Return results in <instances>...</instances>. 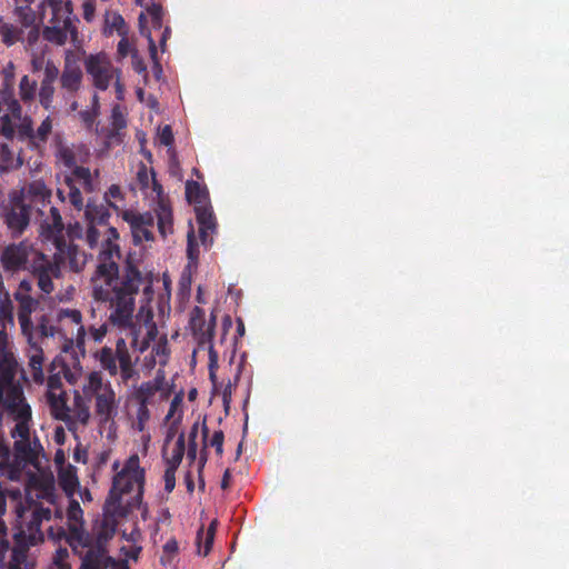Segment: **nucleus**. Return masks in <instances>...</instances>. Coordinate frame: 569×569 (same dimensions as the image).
Segmentation results:
<instances>
[{
    "mask_svg": "<svg viewBox=\"0 0 569 569\" xmlns=\"http://www.w3.org/2000/svg\"><path fill=\"white\" fill-rule=\"evenodd\" d=\"M102 228L106 238L90 279L91 296L97 302L106 305L112 325L132 328L137 299L146 303L154 296V276L143 267L136 253L129 252L119 264L120 248L113 242L119 238L118 230L108 223Z\"/></svg>",
    "mask_w": 569,
    "mask_h": 569,
    "instance_id": "f257e3e1",
    "label": "nucleus"
},
{
    "mask_svg": "<svg viewBox=\"0 0 569 569\" xmlns=\"http://www.w3.org/2000/svg\"><path fill=\"white\" fill-rule=\"evenodd\" d=\"M26 371L14 353L8 349L6 336L0 337V408L16 425L10 430L14 440L8 457L0 461V472L10 480H19L26 468L40 470L46 458L37 435L31 436L32 410L24 396Z\"/></svg>",
    "mask_w": 569,
    "mask_h": 569,
    "instance_id": "f03ea898",
    "label": "nucleus"
},
{
    "mask_svg": "<svg viewBox=\"0 0 569 569\" xmlns=\"http://www.w3.org/2000/svg\"><path fill=\"white\" fill-rule=\"evenodd\" d=\"M144 483L146 470L140 466L138 453H133L113 476L103 509L111 516L127 517L141 505Z\"/></svg>",
    "mask_w": 569,
    "mask_h": 569,
    "instance_id": "7ed1b4c3",
    "label": "nucleus"
},
{
    "mask_svg": "<svg viewBox=\"0 0 569 569\" xmlns=\"http://www.w3.org/2000/svg\"><path fill=\"white\" fill-rule=\"evenodd\" d=\"M32 289V281L22 279L13 292V299L18 303L17 317L21 332L30 345H34L32 340L36 336L41 338L54 336V327L50 325L46 313L36 316V320H32V313L37 312L40 306V299L31 296Z\"/></svg>",
    "mask_w": 569,
    "mask_h": 569,
    "instance_id": "20e7f679",
    "label": "nucleus"
},
{
    "mask_svg": "<svg viewBox=\"0 0 569 569\" xmlns=\"http://www.w3.org/2000/svg\"><path fill=\"white\" fill-rule=\"evenodd\" d=\"M117 518L119 516H111L104 510V518L94 529L91 545L82 557V562L79 569H108L114 563V558L108 555L107 543L113 538L117 529Z\"/></svg>",
    "mask_w": 569,
    "mask_h": 569,
    "instance_id": "39448f33",
    "label": "nucleus"
},
{
    "mask_svg": "<svg viewBox=\"0 0 569 569\" xmlns=\"http://www.w3.org/2000/svg\"><path fill=\"white\" fill-rule=\"evenodd\" d=\"M31 213L32 207L26 202L22 190H12L8 197L0 194V221L11 238H19L26 232Z\"/></svg>",
    "mask_w": 569,
    "mask_h": 569,
    "instance_id": "423d86ee",
    "label": "nucleus"
},
{
    "mask_svg": "<svg viewBox=\"0 0 569 569\" xmlns=\"http://www.w3.org/2000/svg\"><path fill=\"white\" fill-rule=\"evenodd\" d=\"M96 358L103 370L111 377L119 375L124 385L139 379L136 362L132 361L127 342L122 338L117 340L114 349L108 346L102 347L96 352Z\"/></svg>",
    "mask_w": 569,
    "mask_h": 569,
    "instance_id": "0eeeda50",
    "label": "nucleus"
},
{
    "mask_svg": "<svg viewBox=\"0 0 569 569\" xmlns=\"http://www.w3.org/2000/svg\"><path fill=\"white\" fill-rule=\"evenodd\" d=\"M51 18L49 24L42 29V37L46 41L56 46H64L70 36L72 41L77 40L78 30L74 26V21H79L73 16V6L71 7H58L51 9Z\"/></svg>",
    "mask_w": 569,
    "mask_h": 569,
    "instance_id": "6e6552de",
    "label": "nucleus"
},
{
    "mask_svg": "<svg viewBox=\"0 0 569 569\" xmlns=\"http://www.w3.org/2000/svg\"><path fill=\"white\" fill-rule=\"evenodd\" d=\"M26 271L37 280V286L44 296L54 291L53 279L61 277L57 254L49 257L39 249L36 250Z\"/></svg>",
    "mask_w": 569,
    "mask_h": 569,
    "instance_id": "1a4fd4ad",
    "label": "nucleus"
},
{
    "mask_svg": "<svg viewBox=\"0 0 569 569\" xmlns=\"http://www.w3.org/2000/svg\"><path fill=\"white\" fill-rule=\"evenodd\" d=\"M37 248L27 240L12 242L0 252V262L6 272L11 274L26 271Z\"/></svg>",
    "mask_w": 569,
    "mask_h": 569,
    "instance_id": "9d476101",
    "label": "nucleus"
},
{
    "mask_svg": "<svg viewBox=\"0 0 569 569\" xmlns=\"http://www.w3.org/2000/svg\"><path fill=\"white\" fill-rule=\"evenodd\" d=\"M68 533L66 540L76 553L82 552V549L91 545L92 537L83 529L82 515L83 511L77 500L69 503L68 510Z\"/></svg>",
    "mask_w": 569,
    "mask_h": 569,
    "instance_id": "9b49d317",
    "label": "nucleus"
},
{
    "mask_svg": "<svg viewBox=\"0 0 569 569\" xmlns=\"http://www.w3.org/2000/svg\"><path fill=\"white\" fill-rule=\"evenodd\" d=\"M64 182L68 201L76 210L81 211L83 209V198L80 188L88 193L96 190L90 170L84 167H76L71 176L66 177Z\"/></svg>",
    "mask_w": 569,
    "mask_h": 569,
    "instance_id": "f8f14e48",
    "label": "nucleus"
},
{
    "mask_svg": "<svg viewBox=\"0 0 569 569\" xmlns=\"http://www.w3.org/2000/svg\"><path fill=\"white\" fill-rule=\"evenodd\" d=\"M121 217L129 223L136 244L153 239L154 216L151 212L141 213L134 210H123Z\"/></svg>",
    "mask_w": 569,
    "mask_h": 569,
    "instance_id": "ddd939ff",
    "label": "nucleus"
},
{
    "mask_svg": "<svg viewBox=\"0 0 569 569\" xmlns=\"http://www.w3.org/2000/svg\"><path fill=\"white\" fill-rule=\"evenodd\" d=\"M40 236L51 241L56 250H60V246L67 240L64 238V223L60 211L56 207H50L49 214L40 223Z\"/></svg>",
    "mask_w": 569,
    "mask_h": 569,
    "instance_id": "4468645a",
    "label": "nucleus"
},
{
    "mask_svg": "<svg viewBox=\"0 0 569 569\" xmlns=\"http://www.w3.org/2000/svg\"><path fill=\"white\" fill-rule=\"evenodd\" d=\"M86 70L92 77L93 84L99 90H107L118 71V69H113L108 60L99 56H90L86 60Z\"/></svg>",
    "mask_w": 569,
    "mask_h": 569,
    "instance_id": "2eb2a0df",
    "label": "nucleus"
},
{
    "mask_svg": "<svg viewBox=\"0 0 569 569\" xmlns=\"http://www.w3.org/2000/svg\"><path fill=\"white\" fill-rule=\"evenodd\" d=\"M152 300H153V298L150 301L142 303V301H140V299L138 298L136 301V305L140 303V309H139L140 315H144V313L147 315V319L143 325L146 333L141 339L139 338V336L141 333L142 327H140L138 330L132 329L133 338L131 341V346L133 349L138 350L140 353L144 352L149 348L150 341H153L158 335L157 326L152 321V317H153L152 310L149 307V305Z\"/></svg>",
    "mask_w": 569,
    "mask_h": 569,
    "instance_id": "dca6fc26",
    "label": "nucleus"
},
{
    "mask_svg": "<svg viewBox=\"0 0 569 569\" xmlns=\"http://www.w3.org/2000/svg\"><path fill=\"white\" fill-rule=\"evenodd\" d=\"M189 326L200 345L211 342L216 327V319L213 316L210 321H207L204 310L200 307H194L190 313Z\"/></svg>",
    "mask_w": 569,
    "mask_h": 569,
    "instance_id": "f3484780",
    "label": "nucleus"
},
{
    "mask_svg": "<svg viewBox=\"0 0 569 569\" xmlns=\"http://www.w3.org/2000/svg\"><path fill=\"white\" fill-rule=\"evenodd\" d=\"M196 219L199 224V237L201 243L208 247L212 243V234L217 230V221L212 208L208 206H198L194 208Z\"/></svg>",
    "mask_w": 569,
    "mask_h": 569,
    "instance_id": "a211bd4d",
    "label": "nucleus"
},
{
    "mask_svg": "<svg viewBox=\"0 0 569 569\" xmlns=\"http://www.w3.org/2000/svg\"><path fill=\"white\" fill-rule=\"evenodd\" d=\"M7 106L10 114H3L0 117V134L7 140L12 141L16 137V124L13 120L23 118L22 108L20 102L14 98H4L1 100Z\"/></svg>",
    "mask_w": 569,
    "mask_h": 569,
    "instance_id": "6ab92c4d",
    "label": "nucleus"
},
{
    "mask_svg": "<svg viewBox=\"0 0 569 569\" xmlns=\"http://www.w3.org/2000/svg\"><path fill=\"white\" fill-rule=\"evenodd\" d=\"M59 266L68 263L69 269L73 272H80L87 263V254L81 251L74 243H68L67 240L60 250H56Z\"/></svg>",
    "mask_w": 569,
    "mask_h": 569,
    "instance_id": "aec40b11",
    "label": "nucleus"
},
{
    "mask_svg": "<svg viewBox=\"0 0 569 569\" xmlns=\"http://www.w3.org/2000/svg\"><path fill=\"white\" fill-rule=\"evenodd\" d=\"M96 399V413L102 422H108L117 415L116 392L108 387L103 392L93 397Z\"/></svg>",
    "mask_w": 569,
    "mask_h": 569,
    "instance_id": "412c9836",
    "label": "nucleus"
},
{
    "mask_svg": "<svg viewBox=\"0 0 569 569\" xmlns=\"http://www.w3.org/2000/svg\"><path fill=\"white\" fill-rule=\"evenodd\" d=\"M47 402L50 408L52 417L57 420H61L66 423L72 422L70 415V408L68 406V397L66 391H51L46 393Z\"/></svg>",
    "mask_w": 569,
    "mask_h": 569,
    "instance_id": "4be33fe9",
    "label": "nucleus"
},
{
    "mask_svg": "<svg viewBox=\"0 0 569 569\" xmlns=\"http://www.w3.org/2000/svg\"><path fill=\"white\" fill-rule=\"evenodd\" d=\"M41 521L33 513L31 515V519L27 525L26 530H21L19 533L14 536V540L21 541V543L26 545V556L27 558H32L29 553V549L32 546H37L39 542L43 541V533L41 531Z\"/></svg>",
    "mask_w": 569,
    "mask_h": 569,
    "instance_id": "5701e85b",
    "label": "nucleus"
},
{
    "mask_svg": "<svg viewBox=\"0 0 569 569\" xmlns=\"http://www.w3.org/2000/svg\"><path fill=\"white\" fill-rule=\"evenodd\" d=\"M137 182L139 184L140 190H142L146 194H150L160 199L162 198V186L156 179V172L153 169H148L144 163H140L137 171Z\"/></svg>",
    "mask_w": 569,
    "mask_h": 569,
    "instance_id": "b1692460",
    "label": "nucleus"
},
{
    "mask_svg": "<svg viewBox=\"0 0 569 569\" xmlns=\"http://www.w3.org/2000/svg\"><path fill=\"white\" fill-rule=\"evenodd\" d=\"M82 82V71L76 63L67 62L60 76V84L68 93H76Z\"/></svg>",
    "mask_w": 569,
    "mask_h": 569,
    "instance_id": "393cba45",
    "label": "nucleus"
},
{
    "mask_svg": "<svg viewBox=\"0 0 569 569\" xmlns=\"http://www.w3.org/2000/svg\"><path fill=\"white\" fill-rule=\"evenodd\" d=\"M156 216L158 220V230L160 234L164 238L167 234L173 232V218L172 210L169 203L163 199H158Z\"/></svg>",
    "mask_w": 569,
    "mask_h": 569,
    "instance_id": "a878e982",
    "label": "nucleus"
},
{
    "mask_svg": "<svg viewBox=\"0 0 569 569\" xmlns=\"http://www.w3.org/2000/svg\"><path fill=\"white\" fill-rule=\"evenodd\" d=\"M162 388L161 379H153L142 382L133 392L132 397L138 405H150L153 397Z\"/></svg>",
    "mask_w": 569,
    "mask_h": 569,
    "instance_id": "bb28decb",
    "label": "nucleus"
},
{
    "mask_svg": "<svg viewBox=\"0 0 569 569\" xmlns=\"http://www.w3.org/2000/svg\"><path fill=\"white\" fill-rule=\"evenodd\" d=\"M84 216L88 223L106 227L110 218V212L109 208L103 203L98 204L94 201L89 200L86 206Z\"/></svg>",
    "mask_w": 569,
    "mask_h": 569,
    "instance_id": "cd10ccee",
    "label": "nucleus"
},
{
    "mask_svg": "<svg viewBox=\"0 0 569 569\" xmlns=\"http://www.w3.org/2000/svg\"><path fill=\"white\" fill-rule=\"evenodd\" d=\"M217 520H212L209 525V527L204 530L203 527H201L196 537V545L198 555L201 556H208L214 540L216 530H217Z\"/></svg>",
    "mask_w": 569,
    "mask_h": 569,
    "instance_id": "c85d7f7f",
    "label": "nucleus"
},
{
    "mask_svg": "<svg viewBox=\"0 0 569 569\" xmlns=\"http://www.w3.org/2000/svg\"><path fill=\"white\" fill-rule=\"evenodd\" d=\"M108 387H111V385L109 382H103L101 372L92 371L86 377L82 385V392L87 399H91L103 392Z\"/></svg>",
    "mask_w": 569,
    "mask_h": 569,
    "instance_id": "c756f323",
    "label": "nucleus"
},
{
    "mask_svg": "<svg viewBox=\"0 0 569 569\" xmlns=\"http://www.w3.org/2000/svg\"><path fill=\"white\" fill-rule=\"evenodd\" d=\"M113 32H117L119 36H128L129 28L119 12L107 11L104 14L103 34L109 37Z\"/></svg>",
    "mask_w": 569,
    "mask_h": 569,
    "instance_id": "7c9ffc66",
    "label": "nucleus"
},
{
    "mask_svg": "<svg viewBox=\"0 0 569 569\" xmlns=\"http://www.w3.org/2000/svg\"><path fill=\"white\" fill-rule=\"evenodd\" d=\"M0 98L14 97V83H16V67L12 61H9L0 72Z\"/></svg>",
    "mask_w": 569,
    "mask_h": 569,
    "instance_id": "2f4dec72",
    "label": "nucleus"
},
{
    "mask_svg": "<svg viewBox=\"0 0 569 569\" xmlns=\"http://www.w3.org/2000/svg\"><path fill=\"white\" fill-rule=\"evenodd\" d=\"M59 319H69L72 323L78 325V331H77V338L76 343L77 348L81 351V353H84V341L87 332L84 330V327L81 325L82 315L77 309H61L59 311Z\"/></svg>",
    "mask_w": 569,
    "mask_h": 569,
    "instance_id": "473e14b6",
    "label": "nucleus"
},
{
    "mask_svg": "<svg viewBox=\"0 0 569 569\" xmlns=\"http://www.w3.org/2000/svg\"><path fill=\"white\" fill-rule=\"evenodd\" d=\"M186 198L189 203L194 204V208L209 204V192L207 188L193 180L186 182Z\"/></svg>",
    "mask_w": 569,
    "mask_h": 569,
    "instance_id": "72a5a7b5",
    "label": "nucleus"
},
{
    "mask_svg": "<svg viewBox=\"0 0 569 569\" xmlns=\"http://www.w3.org/2000/svg\"><path fill=\"white\" fill-rule=\"evenodd\" d=\"M14 308H13V302H12V299L11 298H4V299H0V323L2 326V330L0 331V337L1 336H6V340H8V336L7 333L4 332V330L9 327V328H12L14 327V312H13ZM8 343V349L10 352L13 353V351L11 350L10 346H9V341H7Z\"/></svg>",
    "mask_w": 569,
    "mask_h": 569,
    "instance_id": "f704fd0d",
    "label": "nucleus"
},
{
    "mask_svg": "<svg viewBox=\"0 0 569 569\" xmlns=\"http://www.w3.org/2000/svg\"><path fill=\"white\" fill-rule=\"evenodd\" d=\"M32 353L29 357V367L32 380L36 383H42L44 381V373L42 370L43 365V351L36 345H31Z\"/></svg>",
    "mask_w": 569,
    "mask_h": 569,
    "instance_id": "c9c22d12",
    "label": "nucleus"
},
{
    "mask_svg": "<svg viewBox=\"0 0 569 569\" xmlns=\"http://www.w3.org/2000/svg\"><path fill=\"white\" fill-rule=\"evenodd\" d=\"M0 37H1V41L7 47H12L17 42L22 41L23 28L14 26L12 23L1 22L0 23Z\"/></svg>",
    "mask_w": 569,
    "mask_h": 569,
    "instance_id": "e433bc0d",
    "label": "nucleus"
},
{
    "mask_svg": "<svg viewBox=\"0 0 569 569\" xmlns=\"http://www.w3.org/2000/svg\"><path fill=\"white\" fill-rule=\"evenodd\" d=\"M32 3H14L13 14L17 17L22 28H30L36 22V12L31 8Z\"/></svg>",
    "mask_w": 569,
    "mask_h": 569,
    "instance_id": "4c0bfd02",
    "label": "nucleus"
},
{
    "mask_svg": "<svg viewBox=\"0 0 569 569\" xmlns=\"http://www.w3.org/2000/svg\"><path fill=\"white\" fill-rule=\"evenodd\" d=\"M58 479L64 490H73L79 485L77 469L69 463L58 470Z\"/></svg>",
    "mask_w": 569,
    "mask_h": 569,
    "instance_id": "58836bf2",
    "label": "nucleus"
},
{
    "mask_svg": "<svg viewBox=\"0 0 569 569\" xmlns=\"http://www.w3.org/2000/svg\"><path fill=\"white\" fill-rule=\"evenodd\" d=\"M184 451H186L184 435L181 433L174 443V447L172 449L170 457H168L166 459L167 467L178 469V467L180 466V463L182 461Z\"/></svg>",
    "mask_w": 569,
    "mask_h": 569,
    "instance_id": "ea45409f",
    "label": "nucleus"
},
{
    "mask_svg": "<svg viewBox=\"0 0 569 569\" xmlns=\"http://www.w3.org/2000/svg\"><path fill=\"white\" fill-rule=\"evenodd\" d=\"M19 123L16 126V134L19 140H29V142H33L34 140V129L33 121L29 116H24L21 119L17 120Z\"/></svg>",
    "mask_w": 569,
    "mask_h": 569,
    "instance_id": "a19ab883",
    "label": "nucleus"
},
{
    "mask_svg": "<svg viewBox=\"0 0 569 569\" xmlns=\"http://www.w3.org/2000/svg\"><path fill=\"white\" fill-rule=\"evenodd\" d=\"M201 432H202V438L204 441V447H207L208 446L207 438L209 435V429L204 422L202 425ZM223 441H224V435H223L222 430L214 431L209 441V446H211L216 449V453L219 457H221L223 455Z\"/></svg>",
    "mask_w": 569,
    "mask_h": 569,
    "instance_id": "79ce46f5",
    "label": "nucleus"
},
{
    "mask_svg": "<svg viewBox=\"0 0 569 569\" xmlns=\"http://www.w3.org/2000/svg\"><path fill=\"white\" fill-rule=\"evenodd\" d=\"M37 91V82L28 76H23L19 83V94L23 102H30L34 99Z\"/></svg>",
    "mask_w": 569,
    "mask_h": 569,
    "instance_id": "37998d69",
    "label": "nucleus"
},
{
    "mask_svg": "<svg viewBox=\"0 0 569 569\" xmlns=\"http://www.w3.org/2000/svg\"><path fill=\"white\" fill-rule=\"evenodd\" d=\"M99 113V102L97 94L92 98V108L89 110H82L79 112V118L86 128L91 129L96 122V119Z\"/></svg>",
    "mask_w": 569,
    "mask_h": 569,
    "instance_id": "c03bdc74",
    "label": "nucleus"
},
{
    "mask_svg": "<svg viewBox=\"0 0 569 569\" xmlns=\"http://www.w3.org/2000/svg\"><path fill=\"white\" fill-rule=\"evenodd\" d=\"M54 83L41 82L39 89V102L46 109L49 110L52 107L54 96Z\"/></svg>",
    "mask_w": 569,
    "mask_h": 569,
    "instance_id": "a18cd8bd",
    "label": "nucleus"
},
{
    "mask_svg": "<svg viewBox=\"0 0 569 569\" xmlns=\"http://www.w3.org/2000/svg\"><path fill=\"white\" fill-rule=\"evenodd\" d=\"M73 412L76 416V419L80 421L81 423L86 425L90 418V412L88 406L84 403L83 398L80 396L78 391H76L74 395V401H73Z\"/></svg>",
    "mask_w": 569,
    "mask_h": 569,
    "instance_id": "49530a36",
    "label": "nucleus"
},
{
    "mask_svg": "<svg viewBox=\"0 0 569 569\" xmlns=\"http://www.w3.org/2000/svg\"><path fill=\"white\" fill-rule=\"evenodd\" d=\"M111 126H112V133L109 136L118 134L120 130L124 129L127 126V120L123 116V113L120 110L119 106H116L112 109L111 112Z\"/></svg>",
    "mask_w": 569,
    "mask_h": 569,
    "instance_id": "de8ad7c7",
    "label": "nucleus"
},
{
    "mask_svg": "<svg viewBox=\"0 0 569 569\" xmlns=\"http://www.w3.org/2000/svg\"><path fill=\"white\" fill-rule=\"evenodd\" d=\"M28 192L41 201H46L47 199L49 200L51 197V190L40 181L32 182L28 188Z\"/></svg>",
    "mask_w": 569,
    "mask_h": 569,
    "instance_id": "09e8293b",
    "label": "nucleus"
},
{
    "mask_svg": "<svg viewBox=\"0 0 569 569\" xmlns=\"http://www.w3.org/2000/svg\"><path fill=\"white\" fill-rule=\"evenodd\" d=\"M69 551L67 548L59 547L53 555L52 562L57 569H71V566L68 561Z\"/></svg>",
    "mask_w": 569,
    "mask_h": 569,
    "instance_id": "8fccbe9b",
    "label": "nucleus"
},
{
    "mask_svg": "<svg viewBox=\"0 0 569 569\" xmlns=\"http://www.w3.org/2000/svg\"><path fill=\"white\" fill-rule=\"evenodd\" d=\"M52 119L50 116L46 117L40 126L34 130V139L42 142L47 141L52 131Z\"/></svg>",
    "mask_w": 569,
    "mask_h": 569,
    "instance_id": "3c124183",
    "label": "nucleus"
},
{
    "mask_svg": "<svg viewBox=\"0 0 569 569\" xmlns=\"http://www.w3.org/2000/svg\"><path fill=\"white\" fill-rule=\"evenodd\" d=\"M58 156L66 167L73 169L78 167L76 157L67 144H59Z\"/></svg>",
    "mask_w": 569,
    "mask_h": 569,
    "instance_id": "603ef678",
    "label": "nucleus"
},
{
    "mask_svg": "<svg viewBox=\"0 0 569 569\" xmlns=\"http://www.w3.org/2000/svg\"><path fill=\"white\" fill-rule=\"evenodd\" d=\"M187 257L189 259V266L197 263L199 257V248L198 243L196 242L193 231L188 233Z\"/></svg>",
    "mask_w": 569,
    "mask_h": 569,
    "instance_id": "864d4df0",
    "label": "nucleus"
},
{
    "mask_svg": "<svg viewBox=\"0 0 569 569\" xmlns=\"http://www.w3.org/2000/svg\"><path fill=\"white\" fill-rule=\"evenodd\" d=\"M102 229L103 228L97 224L88 223V229L86 232V242L89 244L90 248H94L98 244L99 238L103 233Z\"/></svg>",
    "mask_w": 569,
    "mask_h": 569,
    "instance_id": "5fc2aeb1",
    "label": "nucleus"
},
{
    "mask_svg": "<svg viewBox=\"0 0 569 569\" xmlns=\"http://www.w3.org/2000/svg\"><path fill=\"white\" fill-rule=\"evenodd\" d=\"M82 232L83 228L78 221L69 223L67 227L64 226V238L68 243H73L76 239H80L82 237Z\"/></svg>",
    "mask_w": 569,
    "mask_h": 569,
    "instance_id": "6e6d98bb",
    "label": "nucleus"
},
{
    "mask_svg": "<svg viewBox=\"0 0 569 569\" xmlns=\"http://www.w3.org/2000/svg\"><path fill=\"white\" fill-rule=\"evenodd\" d=\"M59 69L52 60H47L43 69V79L41 82L54 83L59 77Z\"/></svg>",
    "mask_w": 569,
    "mask_h": 569,
    "instance_id": "4d7b16f0",
    "label": "nucleus"
},
{
    "mask_svg": "<svg viewBox=\"0 0 569 569\" xmlns=\"http://www.w3.org/2000/svg\"><path fill=\"white\" fill-rule=\"evenodd\" d=\"M179 547L174 538L169 539L163 546V555L161 556V562H171L172 558L178 553Z\"/></svg>",
    "mask_w": 569,
    "mask_h": 569,
    "instance_id": "13d9d810",
    "label": "nucleus"
},
{
    "mask_svg": "<svg viewBox=\"0 0 569 569\" xmlns=\"http://www.w3.org/2000/svg\"><path fill=\"white\" fill-rule=\"evenodd\" d=\"M148 12L151 16L153 27L160 29L163 13L161 4L152 2L151 6L148 7Z\"/></svg>",
    "mask_w": 569,
    "mask_h": 569,
    "instance_id": "bf43d9fd",
    "label": "nucleus"
},
{
    "mask_svg": "<svg viewBox=\"0 0 569 569\" xmlns=\"http://www.w3.org/2000/svg\"><path fill=\"white\" fill-rule=\"evenodd\" d=\"M9 152H10L9 144H7V143L1 144V157H2V161H3L2 168L8 170L11 168L20 167L22 164V160L20 158H17L16 160L11 159L10 161L7 162L6 156Z\"/></svg>",
    "mask_w": 569,
    "mask_h": 569,
    "instance_id": "052dcab7",
    "label": "nucleus"
},
{
    "mask_svg": "<svg viewBox=\"0 0 569 569\" xmlns=\"http://www.w3.org/2000/svg\"><path fill=\"white\" fill-rule=\"evenodd\" d=\"M176 471H177V469L168 468V467L164 470L163 480H164V490L167 492H171L174 489Z\"/></svg>",
    "mask_w": 569,
    "mask_h": 569,
    "instance_id": "680f3d73",
    "label": "nucleus"
},
{
    "mask_svg": "<svg viewBox=\"0 0 569 569\" xmlns=\"http://www.w3.org/2000/svg\"><path fill=\"white\" fill-rule=\"evenodd\" d=\"M121 200L122 192L119 186L112 184L109 190L104 194V200L108 202L109 207L117 209V207L111 202V200Z\"/></svg>",
    "mask_w": 569,
    "mask_h": 569,
    "instance_id": "e2e57ef3",
    "label": "nucleus"
},
{
    "mask_svg": "<svg viewBox=\"0 0 569 569\" xmlns=\"http://www.w3.org/2000/svg\"><path fill=\"white\" fill-rule=\"evenodd\" d=\"M149 405H139L137 409V420L139 430L143 429L144 423L150 419Z\"/></svg>",
    "mask_w": 569,
    "mask_h": 569,
    "instance_id": "0e129e2a",
    "label": "nucleus"
},
{
    "mask_svg": "<svg viewBox=\"0 0 569 569\" xmlns=\"http://www.w3.org/2000/svg\"><path fill=\"white\" fill-rule=\"evenodd\" d=\"M107 331V325H101L99 327H90L89 336L94 342H100L106 337Z\"/></svg>",
    "mask_w": 569,
    "mask_h": 569,
    "instance_id": "69168bd1",
    "label": "nucleus"
},
{
    "mask_svg": "<svg viewBox=\"0 0 569 569\" xmlns=\"http://www.w3.org/2000/svg\"><path fill=\"white\" fill-rule=\"evenodd\" d=\"M158 142H173V132L171 126L166 124L158 128Z\"/></svg>",
    "mask_w": 569,
    "mask_h": 569,
    "instance_id": "338daca9",
    "label": "nucleus"
},
{
    "mask_svg": "<svg viewBox=\"0 0 569 569\" xmlns=\"http://www.w3.org/2000/svg\"><path fill=\"white\" fill-rule=\"evenodd\" d=\"M152 352H154L158 357H161L162 359H159V363L164 365L167 362V357L169 353L167 341L164 340L162 342H158L153 347Z\"/></svg>",
    "mask_w": 569,
    "mask_h": 569,
    "instance_id": "774afa93",
    "label": "nucleus"
}]
</instances>
